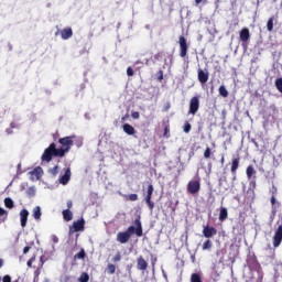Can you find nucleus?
I'll list each match as a JSON object with an SVG mask.
<instances>
[{
    "label": "nucleus",
    "mask_w": 282,
    "mask_h": 282,
    "mask_svg": "<svg viewBox=\"0 0 282 282\" xmlns=\"http://www.w3.org/2000/svg\"><path fill=\"white\" fill-rule=\"evenodd\" d=\"M192 126L188 121H186L183 126L184 133H191Z\"/></svg>",
    "instance_id": "nucleus-33"
},
{
    "label": "nucleus",
    "mask_w": 282,
    "mask_h": 282,
    "mask_svg": "<svg viewBox=\"0 0 282 282\" xmlns=\"http://www.w3.org/2000/svg\"><path fill=\"white\" fill-rule=\"evenodd\" d=\"M240 161H241V159H239V158L232 159V161H231L230 171H231V174L234 175V177H232L234 182H235V180H237V170L239 169Z\"/></svg>",
    "instance_id": "nucleus-14"
},
{
    "label": "nucleus",
    "mask_w": 282,
    "mask_h": 282,
    "mask_svg": "<svg viewBox=\"0 0 282 282\" xmlns=\"http://www.w3.org/2000/svg\"><path fill=\"white\" fill-rule=\"evenodd\" d=\"M191 282H203L202 281V275L199 273H192Z\"/></svg>",
    "instance_id": "nucleus-30"
},
{
    "label": "nucleus",
    "mask_w": 282,
    "mask_h": 282,
    "mask_svg": "<svg viewBox=\"0 0 282 282\" xmlns=\"http://www.w3.org/2000/svg\"><path fill=\"white\" fill-rule=\"evenodd\" d=\"M62 215H63L65 221H72V219H74V214L69 209H64L62 212Z\"/></svg>",
    "instance_id": "nucleus-23"
},
{
    "label": "nucleus",
    "mask_w": 282,
    "mask_h": 282,
    "mask_svg": "<svg viewBox=\"0 0 282 282\" xmlns=\"http://www.w3.org/2000/svg\"><path fill=\"white\" fill-rule=\"evenodd\" d=\"M122 120H124V117L122 118Z\"/></svg>",
    "instance_id": "nucleus-57"
},
{
    "label": "nucleus",
    "mask_w": 282,
    "mask_h": 282,
    "mask_svg": "<svg viewBox=\"0 0 282 282\" xmlns=\"http://www.w3.org/2000/svg\"><path fill=\"white\" fill-rule=\"evenodd\" d=\"M204 158H205V160H210V158H213V150L210 149V147H207L205 149Z\"/></svg>",
    "instance_id": "nucleus-26"
},
{
    "label": "nucleus",
    "mask_w": 282,
    "mask_h": 282,
    "mask_svg": "<svg viewBox=\"0 0 282 282\" xmlns=\"http://www.w3.org/2000/svg\"><path fill=\"white\" fill-rule=\"evenodd\" d=\"M0 268H3V259H0Z\"/></svg>",
    "instance_id": "nucleus-53"
},
{
    "label": "nucleus",
    "mask_w": 282,
    "mask_h": 282,
    "mask_svg": "<svg viewBox=\"0 0 282 282\" xmlns=\"http://www.w3.org/2000/svg\"><path fill=\"white\" fill-rule=\"evenodd\" d=\"M28 217H30V212L28 209H22L20 212V224L22 228L28 226Z\"/></svg>",
    "instance_id": "nucleus-15"
},
{
    "label": "nucleus",
    "mask_w": 282,
    "mask_h": 282,
    "mask_svg": "<svg viewBox=\"0 0 282 282\" xmlns=\"http://www.w3.org/2000/svg\"><path fill=\"white\" fill-rule=\"evenodd\" d=\"M32 263H34V258H31L28 262H26V265L29 268H32Z\"/></svg>",
    "instance_id": "nucleus-45"
},
{
    "label": "nucleus",
    "mask_w": 282,
    "mask_h": 282,
    "mask_svg": "<svg viewBox=\"0 0 282 282\" xmlns=\"http://www.w3.org/2000/svg\"><path fill=\"white\" fill-rule=\"evenodd\" d=\"M169 131H170L169 127H165L164 128V135H166V133H169Z\"/></svg>",
    "instance_id": "nucleus-52"
},
{
    "label": "nucleus",
    "mask_w": 282,
    "mask_h": 282,
    "mask_svg": "<svg viewBox=\"0 0 282 282\" xmlns=\"http://www.w3.org/2000/svg\"><path fill=\"white\" fill-rule=\"evenodd\" d=\"M169 109H171V102H166L165 105H164V107H163V111H169Z\"/></svg>",
    "instance_id": "nucleus-42"
},
{
    "label": "nucleus",
    "mask_w": 282,
    "mask_h": 282,
    "mask_svg": "<svg viewBox=\"0 0 282 282\" xmlns=\"http://www.w3.org/2000/svg\"><path fill=\"white\" fill-rule=\"evenodd\" d=\"M213 248V241H210V239H207L204 243H203V250H210Z\"/></svg>",
    "instance_id": "nucleus-32"
},
{
    "label": "nucleus",
    "mask_w": 282,
    "mask_h": 282,
    "mask_svg": "<svg viewBox=\"0 0 282 282\" xmlns=\"http://www.w3.org/2000/svg\"><path fill=\"white\" fill-rule=\"evenodd\" d=\"M48 173H51V175L56 177V175H58V165H55L53 169H50Z\"/></svg>",
    "instance_id": "nucleus-37"
},
{
    "label": "nucleus",
    "mask_w": 282,
    "mask_h": 282,
    "mask_svg": "<svg viewBox=\"0 0 282 282\" xmlns=\"http://www.w3.org/2000/svg\"><path fill=\"white\" fill-rule=\"evenodd\" d=\"M85 230V219H78L77 221L73 223V226L69 227V235H74V232H80Z\"/></svg>",
    "instance_id": "nucleus-11"
},
{
    "label": "nucleus",
    "mask_w": 282,
    "mask_h": 282,
    "mask_svg": "<svg viewBox=\"0 0 282 282\" xmlns=\"http://www.w3.org/2000/svg\"><path fill=\"white\" fill-rule=\"evenodd\" d=\"M40 274H41V270L36 269L34 272V282L39 281Z\"/></svg>",
    "instance_id": "nucleus-40"
},
{
    "label": "nucleus",
    "mask_w": 282,
    "mask_h": 282,
    "mask_svg": "<svg viewBox=\"0 0 282 282\" xmlns=\"http://www.w3.org/2000/svg\"><path fill=\"white\" fill-rule=\"evenodd\" d=\"M31 247L23 248V254H28L30 252Z\"/></svg>",
    "instance_id": "nucleus-47"
},
{
    "label": "nucleus",
    "mask_w": 282,
    "mask_h": 282,
    "mask_svg": "<svg viewBox=\"0 0 282 282\" xmlns=\"http://www.w3.org/2000/svg\"><path fill=\"white\" fill-rule=\"evenodd\" d=\"M271 204H272V206H274V204H276V197H274V195H272V197H271Z\"/></svg>",
    "instance_id": "nucleus-48"
},
{
    "label": "nucleus",
    "mask_w": 282,
    "mask_h": 282,
    "mask_svg": "<svg viewBox=\"0 0 282 282\" xmlns=\"http://www.w3.org/2000/svg\"><path fill=\"white\" fill-rule=\"evenodd\" d=\"M156 78H158V80L159 82H162V80H164V70H159L158 73H156Z\"/></svg>",
    "instance_id": "nucleus-39"
},
{
    "label": "nucleus",
    "mask_w": 282,
    "mask_h": 282,
    "mask_svg": "<svg viewBox=\"0 0 282 282\" xmlns=\"http://www.w3.org/2000/svg\"><path fill=\"white\" fill-rule=\"evenodd\" d=\"M268 32H272L274 30V18H270L267 22Z\"/></svg>",
    "instance_id": "nucleus-27"
},
{
    "label": "nucleus",
    "mask_w": 282,
    "mask_h": 282,
    "mask_svg": "<svg viewBox=\"0 0 282 282\" xmlns=\"http://www.w3.org/2000/svg\"><path fill=\"white\" fill-rule=\"evenodd\" d=\"M218 186L220 188H225L226 191H228V188H230V186L228 185V176L227 175H223L219 180H218Z\"/></svg>",
    "instance_id": "nucleus-20"
},
{
    "label": "nucleus",
    "mask_w": 282,
    "mask_h": 282,
    "mask_svg": "<svg viewBox=\"0 0 282 282\" xmlns=\"http://www.w3.org/2000/svg\"><path fill=\"white\" fill-rule=\"evenodd\" d=\"M208 167H209V169H213V163H209V164H208Z\"/></svg>",
    "instance_id": "nucleus-54"
},
{
    "label": "nucleus",
    "mask_w": 282,
    "mask_h": 282,
    "mask_svg": "<svg viewBox=\"0 0 282 282\" xmlns=\"http://www.w3.org/2000/svg\"><path fill=\"white\" fill-rule=\"evenodd\" d=\"M132 118L133 120H138L140 118V112L135 111V112H132Z\"/></svg>",
    "instance_id": "nucleus-43"
},
{
    "label": "nucleus",
    "mask_w": 282,
    "mask_h": 282,
    "mask_svg": "<svg viewBox=\"0 0 282 282\" xmlns=\"http://www.w3.org/2000/svg\"><path fill=\"white\" fill-rule=\"evenodd\" d=\"M178 45L181 58H186V54H188V42H186V37H184V35L178 37Z\"/></svg>",
    "instance_id": "nucleus-8"
},
{
    "label": "nucleus",
    "mask_w": 282,
    "mask_h": 282,
    "mask_svg": "<svg viewBox=\"0 0 282 282\" xmlns=\"http://www.w3.org/2000/svg\"><path fill=\"white\" fill-rule=\"evenodd\" d=\"M135 235L137 237H142V221L140 217L135 218L133 225L128 227L126 231H120L117 234V241L118 243H129L131 236Z\"/></svg>",
    "instance_id": "nucleus-1"
},
{
    "label": "nucleus",
    "mask_w": 282,
    "mask_h": 282,
    "mask_svg": "<svg viewBox=\"0 0 282 282\" xmlns=\"http://www.w3.org/2000/svg\"><path fill=\"white\" fill-rule=\"evenodd\" d=\"M154 58H155V61H160V58H162V53H156L154 55Z\"/></svg>",
    "instance_id": "nucleus-46"
},
{
    "label": "nucleus",
    "mask_w": 282,
    "mask_h": 282,
    "mask_svg": "<svg viewBox=\"0 0 282 282\" xmlns=\"http://www.w3.org/2000/svg\"><path fill=\"white\" fill-rule=\"evenodd\" d=\"M106 272L108 274H116V267L112 263H108L106 268Z\"/></svg>",
    "instance_id": "nucleus-28"
},
{
    "label": "nucleus",
    "mask_w": 282,
    "mask_h": 282,
    "mask_svg": "<svg viewBox=\"0 0 282 282\" xmlns=\"http://www.w3.org/2000/svg\"><path fill=\"white\" fill-rule=\"evenodd\" d=\"M124 133H127V135H134L135 134V128H133V126L129 124V123H124L122 127Z\"/></svg>",
    "instance_id": "nucleus-21"
},
{
    "label": "nucleus",
    "mask_w": 282,
    "mask_h": 282,
    "mask_svg": "<svg viewBox=\"0 0 282 282\" xmlns=\"http://www.w3.org/2000/svg\"><path fill=\"white\" fill-rule=\"evenodd\" d=\"M133 74H134L133 68H132L131 66H129V67L127 68V75H128V76H133Z\"/></svg>",
    "instance_id": "nucleus-41"
},
{
    "label": "nucleus",
    "mask_w": 282,
    "mask_h": 282,
    "mask_svg": "<svg viewBox=\"0 0 282 282\" xmlns=\"http://www.w3.org/2000/svg\"><path fill=\"white\" fill-rule=\"evenodd\" d=\"M239 39L241 41L242 47L248 50V43L250 41V29L242 28L239 33Z\"/></svg>",
    "instance_id": "nucleus-7"
},
{
    "label": "nucleus",
    "mask_w": 282,
    "mask_h": 282,
    "mask_svg": "<svg viewBox=\"0 0 282 282\" xmlns=\"http://www.w3.org/2000/svg\"><path fill=\"white\" fill-rule=\"evenodd\" d=\"M278 228H275L273 237H272V243L273 248H279L282 243V219L278 220Z\"/></svg>",
    "instance_id": "nucleus-6"
},
{
    "label": "nucleus",
    "mask_w": 282,
    "mask_h": 282,
    "mask_svg": "<svg viewBox=\"0 0 282 282\" xmlns=\"http://www.w3.org/2000/svg\"><path fill=\"white\" fill-rule=\"evenodd\" d=\"M197 111H199V97L198 96H194L189 100L188 113L191 116H195L197 113Z\"/></svg>",
    "instance_id": "nucleus-10"
},
{
    "label": "nucleus",
    "mask_w": 282,
    "mask_h": 282,
    "mask_svg": "<svg viewBox=\"0 0 282 282\" xmlns=\"http://www.w3.org/2000/svg\"><path fill=\"white\" fill-rule=\"evenodd\" d=\"M199 191H202V181L199 178L191 180L187 183V193L189 195H199Z\"/></svg>",
    "instance_id": "nucleus-5"
},
{
    "label": "nucleus",
    "mask_w": 282,
    "mask_h": 282,
    "mask_svg": "<svg viewBox=\"0 0 282 282\" xmlns=\"http://www.w3.org/2000/svg\"><path fill=\"white\" fill-rule=\"evenodd\" d=\"M126 199L128 202H138V194H130V195L126 196Z\"/></svg>",
    "instance_id": "nucleus-35"
},
{
    "label": "nucleus",
    "mask_w": 282,
    "mask_h": 282,
    "mask_svg": "<svg viewBox=\"0 0 282 282\" xmlns=\"http://www.w3.org/2000/svg\"><path fill=\"white\" fill-rule=\"evenodd\" d=\"M53 243H58V237L56 235L52 236Z\"/></svg>",
    "instance_id": "nucleus-44"
},
{
    "label": "nucleus",
    "mask_w": 282,
    "mask_h": 282,
    "mask_svg": "<svg viewBox=\"0 0 282 282\" xmlns=\"http://www.w3.org/2000/svg\"><path fill=\"white\" fill-rule=\"evenodd\" d=\"M226 162V158L223 155L220 159V164H224Z\"/></svg>",
    "instance_id": "nucleus-51"
},
{
    "label": "nucleus",
    "mask_w": 282,
    "mask_h": 282,
    "mask_svg": "<svg viewBox=\"0 0 282 282\" xmlns=\"http://www.w3.org/2000/svg\"><path fill=\"white\" fill-rule=\"evenodd\" d=\"M4 206L6 208H9V209L14 208V200H12V198L10 197L4 198Z\"/></svg>",
    "instance_id": "nucleus-25"
},
{
    "label": "nucleus",
    "mask_w": 282,
    "mask_h": 282,
    "mask_svg": "<svg viewBox=\"0 0 282 282\" xmlns=\"http://www.w3.org/2000/svg\"><path fill=\"white\" fill-rule=\"evenodd\" d=\"M203 235L206 237V239H210L217 235V228L210 227V226H204L203 227Z\"/></svg>",
    "instance_id": "nucleus-12"
},
{
    "label": "nucleus",
    "mask_w": 282,
    "mask_h": 282,
    "mask_svg": "<svg viewBox=\"0 0 282 282\" xmlns=\"http://www.w3.org/2000/svg\"><path fill=\"white\" fill-rule=\"evenodd\" d=\"M259 270H261V264H258Z\"/></svg>",
    "instance_id": "nucleus-55"
},
{
    "label": "nucleus",
    "mask_w": 282,
    "mask_h": 282,
    "mask_svg": "<svg viewBox=\"0 0 282 282\" xmlns=\"http://www.w3.org/2000/svg\"><path fill=\"white\" fill-rule=\"evenodd\" d=\"M62 148L57 149L59 151V155L65 158V153H69V149L74 147V137H64L58 140Z\"/></svg>",
    "instance_id": "nucleus-4"
},
{
    "label": "nucleus",
    "mask_w": 282,
    "mask_h": 282,
    "mask_svg": "<svg viewBox=\"0 0 282 282\" xmlns=\"http://www.w3.org/2000/svg\"><path fill=\"white\" fill-rule=\"evenodd\" d=\"M72 206H74V204L72 203V200H67V208L69 210V208H72Z\"/></svg>",
    "instance_id": "nucleus-49"
},
{
    "label": "nucleus",
    "mask_w": 282,
    "mask_h": 282,
    "mask_svg": "<svg viewBox=\"0 0 282 282\" xmlns=\"http://www.w3.org/2000/svg\"><path fill=\"white\" fill-rule=\"evenodd\" d=\"M218 91L223 96V98H228V89H226V86H220Z\"/></svg>",
    "instance_id": "nucleus-31"
},
{
    "label": "nucleus",
    "mask_w": 282,
    "mask_h": 282,
    "mask_svg": "<svg viewBox=\"0 0 282 282\" xmlns=\"http://www.w3.org/2000/svg\"><path fill=\"white\" fill-rule=\"evenodd\" d=\"M113 263H118V261H122V254L120 251L116 253V256L112 258Z\"/></svg>",
    "instance_id": "nucleus-38"
},
{
    "label": "nucleus",
    "mask_w": 282,
    "mask_h": 282,
    "mask_svg": "<svg viewBox=\"0 0 282 282\" xmlns=\"http://www.w3.org/2000/svg\"><path fill=\"white\" fill-rule=\"evenodd\" d=\"M155 263H158V258L152 259V268H155Z\"/></svg>",
    "instance_id": "nucleus-50"
},
{
    "label": "nucleus",
    "mask_w": 282,
    "mask_h": 282,
    "mask_svg": "<svg viewBox=\"0 0 282 282\" xmlns=\"http://www.w3.org/2000/svg\"><path fill=\"white\" fill-rule=\"evenodd\" d=\"M213 144V147H215V143H212Z\"/></svg>",
    "instance_id": "nucleus-56"
},
{
    "label": "nucleus",
    "mask_w": 282,
    "mask_h": 282,
    "mask_svg": "<svg viewBox=\"0 0 282 282\" xmlns=\"http://www.w3.org/2000/svg\"><path fill=\"white\" fill-rule=\"evenodd\" d=\"M85 257H87L85 249H82L77 254H75L74 259H85Z\"/></svg>",
    "instance_id": "nucleus-36"
},
{
    "label": "nucleus",
    "mask_w": 282,
    "mask_h": 282,
    "mask_svg": "<svg viewBox=\"0 0 282 282\" xmlns=\"http://www.w3.org/2000/svg\"><path fill=\"white\" fill-rule=\"evenodd\" d=\"M137 268H138V270H141L142 272H144V270H147V268H149V262H147V260H144V257L140 256L137 259Z\"/></svg>",
    "instance_id": "nucleus-17"
},
{
    "label": "nucleus",
    "mask_w": 282,
    "mask_h": 282,
    "mask_svg": "<svg viewBox=\"0 0 282 282\" xmlns=\"http://www.w3.org/2000/svg\"><path fill=\"white\" fill-rule=\"evenodd\" d=\"M246 175L249 180V188L248 193H251V195H254V191L257 189V170H254V166L249 165L246 169Z\"/></svg>",
    "instance_id": "nucleus-2"
},
{
    "label": "nucleus",
    "mask_w": 282,
    "mask_h": 282,
    "mask_svg": "<svg viewBox=\"0 0 282 282\" xmlns=\"http://www.w3.org/2000/svg\"><path fill=\"white\" fill-rule=\"evenodd\" d=\"M52 158H63V154H59L56 143H51L47 149L44 150L42 154V162H52Z\"/></svg>",
    "instance_id": "nucleus-3"
},
{
    "label": "nucleus",
    "mask_w": 282,
    "mask_h": 282,
    "mask_svg": "<svg viewBox=\"0 0 282 282\" xmlns=\"http://www.w3.org/2000/svg\"><path fill=\"white\" fill-rule=\"evenodd\" d=\"M78 282H89V273L83 272L78 278Z\"/></svg>",
    "instance_id": "nucleus-29"
},
{
    "label": "nucleus",
    "mask_w": 282,
    "mask_h": 282,
    "mask_svg": "<svg viewBox=\"0 0 282 282\" xmlns=\"http://www.w3.org/2000/svg\"><path fill=\"white\" fill-rule=\"evenodd\" d=\"M228 219V209L226 207H221L219 212V221H226Z\"/></svg>",
    "instance_id": "nucleus-24"
},
{
    "label": "nucleus",
    "mask_w": 282,
    "mask_h": 282,
    "mask_svg": "<svg viewBox=\"0 0 282 282\" xmlns=\"http://www.w3.org/2000/svg\"><path fill=\"white\" fill-rule=\"evenodd\" d=\"M153 184H149L148 191H147V196H145V204L149 207V210H153L155 208V203H153Z\"/></svg>",
    "instance_id": "nucleus-9"
},
{
    "label": "nucleus",
    "mask_w": 282,
    "mask_h": 282,
    "mask_svg": "<svg viewBox=\"0 0 282 282\" xmlns=\"http://www.w3.org/2000/svg\"><path fill=\"white\" fill-rule=\"evenodd\" d=\"M61 36L63 41H67V39H72L74 36V31L69 26L65 28L61 31Z\"/></svg>",
    "instance_id": "nucleus-19"
},
{
    "label": "nucleus",
    "mask_w": 282,
    "mask_h": 282,
    "mask_svg": "<svg viewBox=\"0 0 282 282\" xmlns=\"http://www.w3.org/2000/svg\"><path fill=\"white\" fill-rule=\"evenodd\" d=\"M69 180H72V169L67 167L65 170L64 175L59 178L61 184H69Z\"/></svg>",
    "instance_id": "nucleus-18"
},
{
    "label": "nucleus",
    "mask_w": 282,
    "mask_h": 282,
    "mask_svg": "<svg viewBox=\"0 0 282 282\" xmlns=\"http://www.w3.org/2000/svg\"><path fill=\"white\" fill-rule=\"evenodd\" d=\"M209 74L208 70H204L202 68L198 69V82L202 85H206L208 83Z\"/></svg>",
    "instance_id": "nucleus-16"
},
{
    "label": "nucleus",
    "mask_w": 282,
    "mask_h": 282,
    "mask_svg": "<svg viewBox=\"0 0 282 282\" xmlns=\"http://www.w3.org/2000/svg\"><path fill=\"white\" fill-rule=\"evenodd\" d=\"M43 215V213H41V206H35L33 208V217L36 221H41V216Z\"/></svg>",
    "instance_id": "nucleus-22"
},
{
    "label": "nucleus",
    "mask_w": 282,
    "mask_h": 282,
    "mask_svg": "<svg viewBox=\"0 0 282 282\" xmlns=\"http://www.w3.org/2000/svg\"><path fill=\"white\" fill-rule=\"evenodd\" d=\"M30 175L33 182H37V180H41V177L43 176V167H35L33 171L30 172Z\"/></svg>",
    "instance_id": "nucleus-13"
},
{
    "label": "nucleus",
    "mask_w": 282,
    "mask_h": 282,
    "mask_svg": "<svg viewBox=\"0 0 282 282\" xmlns=\"http://www.w3.org/2000/svg\"><path fill=\"white\" fill-rule=\"evenodd\" d=\"M26 195H29V197H34L36 195V189L34 187H29L26 189Z\"/></svg>",
    "instance_id": "nucleus-34"
}]
</instances>
